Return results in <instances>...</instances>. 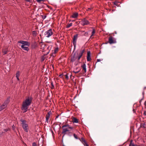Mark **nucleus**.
I'll return each mask as SVG.
<instances>
[{
  "instance_id": "nucleus-1",
  "label": "nucleus",
  "mask_w": 146,
  "mask_h": 146,
  "mask_svg": "<svg viewBox=\"0 0 146 146\" xmlns=\"http://www.w3.org/2000/svg\"><path fill=\"white\" fill-rule=\"evenodd\" d=\"M32 100L31 97L30 98L29 97L27 99L25 100L24 102H23L21 108L22 110H24L23 113H25L27 111V107L31 105Z\"/></svg>"
},
{
  "instance_id": "nucleus-2",
  "label": "nucleus",
  "mask_w": 146,
  "mask_h": 146,
  "mask_svg": "<svg viewBox=\"0 0 146 146\" xmlns=\"http://www.w3.org/2000/svg\"><path fill=\"white\" fill-rule=\"evenodd\" d=\"M78 36V34H76L74 36L73 38V45H74V49L73 52V53L74 52L76 47V40L77 39V37Z\"/></svg>"
},
{
  "instance_id": "nucleus-3",
  "label": "nucleus",
  "mask_w": 146,
  "mask_h": 146,
  "mask_svg": "<svg viewBox=\"0 0 146 146\" xmlns=\"http://www.w3.org/2000/svg\"><path fill=\"white\" fill-rule=\"evenodd\" d=\"M53 34L52 29H50L45 33L44 35L47 37H49Z\"/></svg>"
},
{
  "instance_id": "nucleus-4",
  "label": "nucleus",
  "mask_w": 146,
  "mask_h": 146,
  "mask_svg": "<svg viewBox=\"0 0 146 146\" xmlns=\"http://www.w3.org/2000/svg\"><path fill=\"white\" fill-rule=\"evenodd\" d=\"M18 43H20L22 44L21 45H24V46H29L30 45V43L27 41L24 40H20L19 41L17 42Z\"/></svg>"
},
{
  "instance_id": "nucleus-5",
  "label": "nucleus",
  "mask_w": 146,
  "mask_h": 146,
  "mask_svg": "<svg viewBox=\"0 0 146 146\" xmlns=\"http://www.w3.org/2000/svg\"><path fill=\"white\" fill-rule=\"evenodd\" d=\"M78 54V53L75 52L73 56L71 57V62H73L77 59Z\"/></svg>"
},
{
  "instance_id": "nucleus-6",
  "label": "nucleus",
  "mask_w": 146,
  "mask_h": 146,
  "mask_svg": "<svg viewBox=\"0 0 146 146\" xmlns=\"http://www.w3.org/2000/svg\"><path fill=\"white\" fill-rule=\"evenodd\" d=\"M70 132V131L67 128L62 129V134H63V135L62 137V139L64 136L67 134V132Z\"/></svg>"
},
{
  "instance_id": "nucleus-7",
  "label": "nucleus",
  "mask_w": 146,
  "mask_h": 146,
  "mask_svg": "<svg viewBox=\"0 0 146 146\" xmlns=\"http://www.w3.org/2000/svg\"><path fill=\"white\" fill-rule=\"evenodd\" d=\"M82 23L83 26L88 25L90 24V22L86 18H84L82 19Z\"/></svg>"
},
{
  "instance_id": "nucleus-8",
  "label": "nucleus",
  "mask_w": 146,
  "mask_h": 146,
  "mask_svg": "<svg viewBox=\"0 0 146 146\" xmlns=\"http://www.w3.org/2000/svg\"><path fill=\"white\" fill-rule=\"evenodd\" d=\"M87 59L88 61H90L92 60V58L91 57V53L90 51L87 52Z\"/></svg>"
},
{
  "instance_id": "nucleus-9",
  "label": "nucleus",
  "mask_w": 146,
  "mask_h": 146,
  "mask_svg": "<svg viewBox=\"0 0 146 146\" xmlns=\"http://www.w3.org/2000/svg\"><path fill=\"white\" fill-rule=\"evenodd\" d=\"M51 114H52V113L50 111H49L47 113V114L46 115V122L48 123V119L50 118V115H51Z\"/></svg>"
},
{
  "instance_id": "nucleus-10",
  "label": "nucleus",
  "mask_w": 146,
  "mask_h": 146,
  "mask_svg": "<svg viewBox=\"0 0 146 146\" xmlns=\"http://www.w3.org/2000/svg\"><path fill=\"white\" fill-rule=\"evenodd\" d=\"M108 41L110 44L114 43L116 42L115 41L113 40V37L111 36L109 37Z\"/></svg>"
},
{
  "instance_id": "nucleus-11",
  "label": "nucleus",
  "mask_w": 146,
  "mask_h": 146,
  "mask_svg": "<svg viewBox=\"0 0 146 146\" xmlns=\"http://www.w3.org/2000/svg\"><path fill=\"white\" fill-rule=\"evenodd\" d=\"M10 96L8 97L7 99L5 101L4 103H3V104H4L5 106H6L7 107V105L9 104V102L10 101Z\"/></svg>"
},
{
  "instance_id": "nucleus-12",
  "label": "nucleus",
  "mask_w": 146,
  "mask_h": 146,
  "mask_svg": "<svg viewBox=\"0 0 146 146\" xmlns=\"http://www.w3.org/2000/svg\"><path fill=\"white\" fill-rule=\"evenodd\" d=\"M22 127L25 131L26 132H28V124H25L24 125H22Z\"/></svg>"
},
{
  "instance_id": "nucleus-13",
  "label": "nucleus",
  "mask_w": 146,
  "mask_h": 146,
  "mask_svg": "<svg viewBox=\"0 0 146 146\" xmlns=\"http://www.w3.org/2000/svg\"><path fill=\"white\" fill-rule=\"evenodd\" d=\"M49 52H48L46 54H44V55L41 56V62H43L46 59V60H47L46 59V57H45V56L47 55L49 53Z\"/></svg>"
},
{
  "instance_id": "nucleus-14",
  "label": "nucleus",
  "mask_w": 146,
  "mask_h": 146,
  "mask_svg": "<svg viewBox=\"0 0 146 146\" xmlns=\"http://www.w3.org/2000/svg\"><path fill=\"white\" fill-rule=\"evenodd\" d=\"M80 140L85 146H86V145H88L85 139L83 137L81 138Z\"/></svg>"
},
{
  "instance_id": "nucleus-15",
  "label": "nucleus",
  "mask_w": 146,
  "mask_h": 146,
  "mask_svg": "<svg viewBox=\"0 0 146 146\" xmlns=\"http://www.w3.org/2000/svg\"><path fill=\"white\" fill-rule=\"evenodd\" d=\"M31 47L32 48H35L37 47V44L36 42H34L31 45Z\"/></svg>"
},
{
  "instance_id": "nucleus-16",
  "label": "nucleus",
  "mask_w": 146,
  "mask_h": 146,
  "mask_svg": "<svg viewBox=\"0 0 146 146\" xmlns=\"http://www.w3.org/2000/svg\"><path fill=\"white\" fill-rule=\"evenodd\" d=\"M78 13L76 12L73 13L72 15L71 16V17L74 18H76L78 17Z\"/></svg>"
},
{
  "instance_id": "nucleus-17",
  "label": "nucleus",
  "mask_w": 146,
  "mask_h": 146,
  "mask_svg": "<svg viewBox=\"0 0 146 146\" xmlns=\"http://www.w3.org/2000/svg\"><path fill=\"white\" fill-rule=\"evenodd\" d=\"M21 47L23 50L26 51L27 52L29 50V48L28 47L25 46L24 45H21Z\"/></svg>"
},
{
  "instance_id": "nucleus-18",
  "label": "nucleus",
  "mask_w": 146,
  "mask_h": 146,
  "mask_svg": "<svg viewBox=\"0 0 146 146\" xmlns=\"http://www.w3.org/2000/svg\"><path fill=\"white\" fill-rule=\"evenodd\" d=\"M81 67L82 68V70H83L85 73H86V64H84L83 65L81 66Z\"/></svg>"
},
{
  "instance_id": "nucleus-19",
  "label": "nucleus",
  "mask_w": 146,
  "mask_h": 146,
  "mask_svg": "<svg viewBox=\"0 0 146 146\" xmlns=\"http://www.w3.org/2000/svg\"><path fill=\"white\" fill-rule=\"evenodd\" d=\"M72 122L73 123H78V120L76 117H74L72 119Z\"/></svg>"
},
{
  "instance_id": "nucleus-20",
  "label": "nucleus",
  "mask_w": 146,
  "mask_h": 146,
  "mask_svg": "<svg viewBox=\"0 0 146 146\" xmlns=\"http://www.w3.org/2000/svg\"><path fill=\"white\" fill-rule=\"evenodd\" d=\"M6 106L3 104L2 105L0 106V111L6 108Z\"/></svg>"
},
{
  "instance_id": "nucleus-21",
  "label": "nucleus",
  "mask_w": 146,
  "mask_h": 146,
  "mask_svg": "<svg viewBox=\"0 0 146 146\" xmlns=\"http://www.w3.org/2000/svg\"><path fill=\"white\" fill-rule=\"evenodd\" d=\"M8 50V48H6L3 49L2 52L4 53V55L7 54Z\"/></svg>"
},
{
  "instance_id": "nucleus-22",
  "label": "nucleus",
  "mask_w": 146,
  "mask_h": 146,
  "mask_svg": "<svg viewBox=\"0 0 146 146\" xmlns=\"http://www.w3.org/2000/svg\"><path fill=\"white\" fill-rule=\"evenodd\" d=\"M20 120L22 122L21 124L22 125H24L25 124H27V123H26V121L25 120H23V119H21Z\"/></svg>"
},
{
  "instance_id": "nucleus-23",
  "label": "nucleus",
  "mask_w": 146,
  "mask_h": 146,
  "mask_svg": "<svg viewBox=\"0 0 146 146\" xmlns=\"http://www.w3.org/2000/svg\"><path fill=\"white\" fill-rule=\"evenodd\" d=\"M133 140H131L130 141V143L129 146H137V145H135L133 143H132Z\"/></svg>"
},
{
  "instance_id": "nucleus-24",
  "label": "nucleus",
  "mask_w": 146,
  "mask_h": 146,
  "mask_svg": "<svg viewBox=\"0 0 146 146\" xmlns=\"http://www.w3.org/2000/svg\"><path fill=\"white\" fill-rule=\"evenodd\" d=\"M66 134H67V135L68 136H69L70 137H71V136H72V135H73V133L72 132H67Z\"/></svg>"
},
{
  "instance_id": "nucleus-25",
  "label": "nucleus",
  "mask_w": 146,
  "mask_h": 146,
  "mask_svg": "<svg viewBox=\"0 0 146 146\" xmlns=\"http://www.w3.org/2000/svg\"><path fill=\"white\" fill-rule=\"evenodd\" d=\"M112 3L114 5L117 6L118 7L119 6L118 4L119 3V2L116 1L115 2H112Z\"/></svg>"
},
{
  "instance_id": "nucleus-26",
  "label": "nucleus",
  "mask_w": 146,
  "mask_h": 146,
  "mask_svg": "<svg viewBox=\"0 0 146 146\" xmlns=\"http://www.w3.org/2000/svg\"><path fill=\"white\" fill-rule=\"evenodd\" d=\"M72 23H71L68 24L66 25V27L67 28H69L72 25Z\"/></svg>"
},
{
  "instance_id": "nucleus-27",
  "label": "nucleus",
  "mask_w": 146,
  "mask_h": 146,
  "mask_svg": "<svg viewBox=\"0 0 146 146\" xmlns=\"http://www.w3.org/2000/svg\"><path fill=\"white\" fill-rule=\"evenodd\" d=\"M69 126H70V125L68 124H65L64 125H63L62 127V129L65 128L64 127H68H68H69Z\"/></svg>"
},
{
  "instance_id": "nucleus-28",
  "label": "nucleus",
  "mask_w": 146,
  "mask_h": 146,
  "mask_svg": "<svg viewBox=\"0 0 146 146\" xmlns=\"http://www.w3.org/2000/svg\"><path fill=\"white\" fill-rule=\"evenodd\" d=\"M82 55L80 54H79V56H78L77 58H78V61H79V60L80 58L82 57Z\"/></svg>"
},
{
  "instance_id": "nucleus-29",
  "label": "nucleus",
  "mask_w": 146,
  "mask_h": 146,
  "mask_svg": "<svg viewBox=\"0 0 146 146\" xmlns=\"http://www.w3.org/2000/svg\"><path fill=\"white\" fill-rule=\"evenodd\" d=\"M20 72L19 71H18L17 72L16 74V77H19L20 76Z\"/></svg>"
},
{
  "instance_id": "nucleus-30",
  "label": "nucleus",
  "mask_w": 146,
  "mask_h": 146,
  "mask_svg": "<svg viewBox=\"0 0 146 146\" xmlns=\"http://www.w3.org/2000/svg\"><path fill=\"white\" fill-rule=\"evenodd\" d=\"M58 47H57L54 50V54H55L58 52Z\"/></svg>"
},
{
  "instance_id": "nucleus-31",
  "label": "nucleus",
  "mask_w": 146,
  "mask_h": 146,
  "mask_svg": "<svg viewBox=\"0 0 146 146\" xmlns=\"http://www.w3.org/2000/svg\"><path fill=\"white\" fill-rule=\"evenodd\" d=\"M96 31L95 29H93V31L92 32V35H91V36H92L94 35V34L95 33Z\"/></svg>"
},
{
  "instance_id": "nucleus-32",
  "label": "nucleus",
  "mask_w": 146,
  "mask_h": 146,
  "mask_svg": "<svg viewBox=\"0 0 146 146\" xmlns=\"http://www.w3.org/2000/svg\"><path fill=\"white\" fill-rule=\"evenodd\" d=\"M32 33L33 36H36L37 35V32L35 31H33L32 32Z\"/></svg>"
},
{
  "instance_id": "nucleus-33",
  "label": "nucleus",
  "mask_w": 146,
  "mask_h": 146,
  "mask_svg": "<svg viewBox=\"0 0 146 146\" xmlns=\"http://www.w3.org/2000/svg\"><path fill=\"white\" fill-rule=\"evenodd\" d=\"M51 89H54V86L52 82L51 83Z\"/></svg>"
},
{
  "instance_id": "nucleus-34",
  "label": "nucleus",
  "mask_w": 146,
  "mask_h": 146,
  "mask_svg": "<svg viewBox=\"0 0 146 146\" xmlns=\"http://www.w3.org/2000/svg\"><path fill=\"white\" fill-rule=\"evenodd\" d=\"M85 50L84 49L83 50L80 51V54L81 55H83V53L84 52Z\"/></svg>"
},
{
  "instance_id": "nucleus-35",
  "label": "nucleus",
  "mask_w": 146,
  "mask_h": 146,
  "mask_svg": "<svg viewBox=\"0 0 146 146\" xmlns=\"http://www.w3.org/2000/svg\"><path fill=\"white\" fill-rule=\"evenodd\" d=\"M73 135H74V138H75V139H78V136H77V135H76L75 134V133H74V134H73Z\"/></svg>"
},
{
  "instance_id": "nucleus-36",
  "label": "nucleus",
  "mask_w": 146,
  "mask_h": 146,
  "mask_svg": "<svg viewBox=\"0 0 146 146\" xmlns=\"http://www.w3.org/2000/svg\"><path fill=\"white\" fill-rule=\"evenodd\" d=\"M65 78L66 79V80H68L69 79L68 77V74H66L65 75Z\"/></svg>"
},
{
  "instance_id": "nucleus-37",
  "label": "nucleus",
  "mask_w": 146,
  "mask_h": 146,
  "mask_svg": "<svg viewBox=\"0 0 146 146\" xmlns=\"http://www.w3.org/2000/svg\"><path fill=\"white\" fill-rule=\"evenodd\" d=\"M32 146H37V145L36 143L34 142L32 143Z\"/></svg>"
},
{
  "instance_id": "nucleus-38",
  "label": "nucleus",
  "mask_w": 146,
  "mask_h": 146,
  "mask_svg": "<svg viewBox=\"0 0 146 146\" xmlns=\"http://www.w3.org/2000/svg\"><path fill=\"white\" fill-rule=\"evenodd\" d=\"M4 130L5 131V132H7L9 131H10V129L9 128H8V129H4Z\"/></svg>"
},
{
  "instance_id": "nucleus-39",
  "label": "nucleus",
  "mask_w": 146,
  "mask_h": 146,
  "mask_svg": "<svg viewBox=\"0 0 146 146\" xmlns=\"http://www.w3.org/2000/svg\"><path fill=\"white\" fill-rule=\"evenodd\" d=\"M36 0L39 3H41V1H44L43 0Z\"/></svg>"
},
{
  "instance_id": "nucleus-40",
  "label": "nucleus",
  "mask_w": 146,
  "mask_h": 146,
  "mask_svg": "<svg viewBox=\"0 0 146 146\" xmlns=\"http://www.w3.org/2000/svg\"><path fill=\"white\" fill-rule=\"evenodd\" d=\"M46 17V15H42V19H44Z\"/></svg>"
},
{
  "instance_id": "nucleus-41",
  "label": "nucleus",
  "mask_w": 146,
  "mask_h": 146,
  "mask_svg": "<svg viewBox=\"0 0 146 146\" xmlns=\"http://www.w3.org/2000/svg\"><path fill=\"white\" fill-rule=\"evenodd\" d=\"M143 98L144 97H143V98L141 99V100L139 101V102L140 104H141V103L142 102V100L143 99Z\"/></svg>"
},
{
  "instance_id": "nucleus-42",
  "label": "nucleus",
  "mask_w": 146,
  "mask_h": 146,
  "mask_svg": "<svg viewBox=\"0 0 146 146\" xmlns=\"http://www.w3.org/2000/svg\"><path fill=\"white\" fill-rule=\"evenodd\" d=\"M68 128L71 129H72L73 128V127L70 126Z\"/></svg>"
},
{
  "instance_id": "nucleus-43",
  "label": "nucleus",
  "mask_w": 146,
  "mask_h": 146,
  "mask_svg": "<svg viewBox=\"0 0 146 146\" xmlns=\"http://www.w3.org/2000/svg\"><path fill=\"white\" fill-rule=\"evenodd\" d=\"M79 72H80V71H77V72H75L74 71H73V72H74V73H75L76 74L78 73Z\"/></svg>"
},
{
  "instance_id": "nucleus-44",
  "label": "nucleus",
  "mask_w": 146,
  "mask_h": 146,
  "mask_svg": "<svg viewBox=\"0 0 146 146\" xmlns=\"http://www.w3.org/2000/svg\"><path fill=\"white\" fill-rule=\"evenodd\" d=\"M32 0H25V1L28 2H31Z\"/></svg>"
},
{
  "instance_id": "nucleus-45",
  "label": "nucleus",
  "mask_w": 146,
  "mask_h": 146,
  "mask_svg": "<svg viewBox=\"0 0 146 146\" xmlns=\"http://www.w3.org/2000/svg\"><path fill=\"white\" fill-rule=\"evenodd\" d=\"M88 32H86L85 33V36L87 35H88Z\"/></svg>"
},
{
  "instance_id": "nucleus-46",
  "label": "nucleus",
  "mask_w": 146,
  "mask_h": 146,
  "mask_svg": "<svg viewBox=\"0 0 146 146\" xmlns=\"http://www.w3.org/2000/svg\"><path fill=\"white\" fill-rule=\"evenodd\" d=\"M4 132H2V133H1V134H0V136H1V135H3V134L4 133Z\"/></svg>"
},
{
  "instance_id": "nucleus-47",
  "label": "nucleus",
  "mask_w": 146,
  "mask_h": 146,
  "mask_svg": "<svg viewBox=\"0 0 146 146\" xmlns=\"http://www.w3.org/2000/svg\"><path fill=\"white\" fill-rule=\"evenodd\" d=\"M143 115H146V111H144L143 113Z\"/></svg>"
},
{
  "instance_id": "nucleus-48",
  "label": "nucleus",
  "mask_w": 146,
  "mask_h": 146,
  "mask_svg": "<svg viewBox=\"0 0 146 146\" xmlns=\"http://www.w3.org/2000/svg\"><path fill=\"white\" fill-rule=\"evenodd\" d=\"M101 60L100 59H97V62H99Z\"/></svg>"
},
{
  "instance_id": "nucleus-49",
  "label": "nucleus",
  "mask_w": 146,
  "mask_h": 146,
  "mask_svg": "<svg viewBox=\"0 0 146 146\" xmlns=\"http://www.w3.org/2000/svg\"><path fill=\"white\" fill-rule=\"evenodd\" d=\"M50 66H52L53 69H54V66L53 65H52V64H50Z\"/></svg>"
},
{
  "instance_id": "nucleus-50",
  "label": "nucleus",
  "mask_w": 146,
  "mask_h": 146,
  "mask_svg": "<svg viewBox=\"0 0 146 146\" xmlns=\"http://www.w3.org/2000/svg\"><path fill=\"white\" fill-rule=\"evenodd\" d=\"M62 75H63V74H61L59 76V77H62Z\"/></svg>"
},
{
  "instance_id": "nucleus-51",
  "label": "nucleus",
  "mask_w": 146,
  "mask_h": 146,
  "mask_svg": "<svg viewBox=\"0 0 146 146\" xmlns=\"http://www.w3.org/2000/svg\"><path fill=\"white\" fill-rule=\"evenodd\" d=\"M144 105L145 106H146V100L144 102Z\"/></svg>"
},
{
  "instance_id": "nucleus-52",
  "label": "nucleus",
  "mask_w": 146,
  "mask_h": 146,
  "mask_svg": "<svg viewBox=\"0 0 146 146\" xmlns=\"http://www.w3.org/2000/svg\"><path fill=\"white\" fill-rule=\"evenodd\" d=\"M18 81L19 80V77H16Z\"/></svg>"
},
{
  "instance_id": "nucleus-53",
  "label": "nucleus",
  "mask_w": 146,
  "mask_h": 146,
  "mask_svg": "<svg viewBox=\"0 0 146 146\" xmlns=\"http://www.w3.org/2000/svg\"><path fill=\"white\" fill-rule=\"evenodd\" d=\"M145 125V123H144L143 124V125H142V126H143V127H144V128H145V127H144V125Z\"/></svg>"
},
{
  "instance_id": "nucleus-54",
  "label": "nucleus",
  "mask_w": 146,
  "mask_h": 146,
  "mask_svg": "<svg viewBox=\"0 0 146 146\" xmlns=\"http://www.w3.org/2000/svg\"><path fill=\"white\" fill-rule=\"evenodd\" d=\"M59 116V115H58L56 116V117L55 119H56Z\"/></svg>"
},
{
  "instance_id": "nucleus-55",
  "label": "nucleus",
  "mask_w": 146,
  "mask_h": 146,
  "mask_svg": "<svg viewBox=\"0 0 146 146\" xmlns=\"http://www.w3.org/2000/svg\"><path fill=\"white\" fill-rule=\"evenodd\" d=\"M76 24H78V21H76Z\"/></svg>"
},
{
  "instance_id": "nucleus-56",
  "label": "nucleus",
  "mask_w": 146,
  "mask_h": 146,
  "mask_svg": "<svg viewBox=\"0 0 146 146\" xmlns=\"http://www.w3.org/2000/svg\"><path fill=\"white\" fill-rule=\"evenodd\" d=\"M14 127H15L14 126V125H13L12 126V128L13 129H14Z\"/></svg>"
},
{
  "instance_id": "nucleus-57",
  "label": "nucleus",
  "mask_w": 146,
  "mask_h": 146,
  "mask_svg": "<svg viewBox=\"0 0 146 146\" xmlns=\"http://www.w3.org/2000/svg\"><path fill=\"white\" fill-rule=\"evenodd\" d=\"M91 9V8H88L87 10H90V9Z\"/></svg>"
},
{
  "instance_id": "nucleus-58",
  "label": "nucleus",
  "mask_w": 146,
  "mask_h": 146,
  "mask_svg": "<svg viewBox=\"0 0 146 146\" xmlns=\"http://www.w3.org/2000/svg\"><path fill=\"white\" fill-rule=\"evenodd\" d=\"M53 57L54 56V55H53V54H52L51 55Z\"/></svg>"
},
{
  "instance_id": "nucleus-59",
  "label": "nucleus",
  "mask_w": 146,
  "mask_h": 146,
  "mask_svg": "<svg viewBox=\"0 0 146 146\" xmlns=\"http://www.w3.org/2000/svg\"><path fill=\"white\" fill-rule=\"evenodd\" d=\"M53 57L54 56V55H53V54H52L51 55Z\"/></svg>"
},
{
  "instance_id": "nucleus-60",
  "label": "nucleus",
  "mask_w": 146,
  "mask_h": 146,
  "mask_svg": "<svg viewBox=\"0 0 146 146\" xmlns=\"http://www.w3.org/2000/svg\"><path fill=\"white\" fill-rule=\"evenodd\" d=\"M1 64V60H0V64Z\"/></svg>"
},
{
  "instance_id": "nucleus-61",
  "label": "nucleus",
  "mask_w": 146,
  "mask_h": 146,
  "mask_svg": "<svg viewBox=\"0 0 146 146\" xmlns=\"http://www.w3.org/2000/svg\"><path fill=\"white\" fill-rule=\"evenodd\" d=\"M52 133H53V132L52 130Z\"/></svg>"
},
{
  "instance_id": "nucleus-62",
  "label": "nucleus",
  "mask_w": 146,
  "mask_h": 146,
  "mask_svg": "<svg viewBox=\"0 0 146 146\" xmlns=\"http://www.w3.org/2000/svg\"><path fill=\"white\" fill-rule=\"evenodd\" d=\"M45 57H46V59H47V58L48 57L47 56H45Z\"/></svg>"
},
{
  "instance_id": "nucleus-63",
  "label": "nucleus",
  "mask_w": 146,
  "mask_h": 146,
  "mask_svg": "<svg viewBox=\"0 0 146 146\" xmlns=\"http://www.w3.org/2000/svg\"><path fill=\"white\" fill-rule=\"evenodd\" d=\"M86 146H89L88 145H86Z\"/></svg>"
},
{
  "instance_id": "nucleus-64",
  "label": "nucleus",
  "mask_w": 146,
  "mask_h": 146,
  "mask_svg": "<svg viewBox=\"0 0 146 146\" xmlns=\"http://www.w3.org/2000/svg\"><path fill=\"white\" fill-rule=\"evenodd\" d=\"M74 20H73V21H72V22H74Z\"/></svg>"
}]
</instances>
